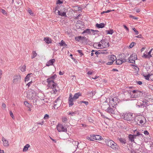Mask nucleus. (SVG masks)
Wrapping results in <instances>:
<instances>
[{"instance_id": "obj_30", "label": "nucleus", "mask_w": 153, "mask_h": 153, "mask_svg": "<svg viewBox=\"0 0 153 153\" xmlns=\"http://www.w3.org/2000/svg\"><path fill=\"white\" fill-rule=\"evenodd\" d=\"M91 29H86V30H84L83 32L82 33H87L88 34H90V33H91Z\"/></svg>"}, {"instance_id": "obj_62", "label": "nucleus", "mask_w": 153, "mask_h": 153, "mask_svg": "<svg viewBox=\"0 0 153 153\" xmlns=\"http://www.w3.org/2000/svg\"><path fill=\"white\" fill-rule=\"evenodd\" d=\"M113 63V62L112 61H110L108 62L107 63V65H112Z\"/></svg>"}, {"instance_id": "obj_16", "label": "nucleus", "mask_w": 153, "mask_h": 153, "mask_svg": "<svg viewBox=\"0 0 153 153\" xmlns=\"http://www.w3.org/2000/svg\"><path fill=\"white\" fill-rule=\"evenodd\" d=\"M2 141H3V145L4 146L7 147L9 146L8 141L3 137L2 138Z\"/></svg>"}, {"instance_id": "obj_17", "label": "nucleus", "mask_w": 153, "mask_h": 153, "mask_svg": "<svg viewBox=\"0 0 153 153\" xmlns=\"http://www.w3.org/2000/svg\"><path fill=\"white\" fill-rule=\"evenodd\" d=\"M134 133L135 134H134L137 136L138 137H140L142 139V138H143V134H141L140 132L135 130L134 131Z\"/></svg>"}, {"instance_id": "obj_61", "label": "nucleus", "mask_w": 153, "mask_h": 153, "mask_svg": "<svg viewBox=\"0 0 153 153\" xmlns=\"http://www.w3.org/2000/svg\"><path fill=\"white\" fill-rule=\"evenodd\" d=\"M10 116L12 117L13 118L14 116L13 115V113L11 111H10Z\"/></svg>"}, {"instance_id": "obj_56", "label": "nucleus", "mask_w": 153, "mask_h": 153, "mask_svg": "<svg viewBox=\"0 0 153 153\" xmlns=\"http://www.w3.org/2000/svg\"><path fill=\"white\" fill-rule=\"evenodd\" d=\"M63 3V2L61 1L60 0H57L56 2L57 4H61Z\"/></svg>"}, {"instance_id": "obj_42", "label": "nucleus", "mask_w": 153, "mask_h": 153, "mask_svg": "<svg viewBox=\"0 0 153 153\" xmlns=\"http://www.w3.org/2000/svg\"><path fill=\"white\" fill-rule=\"evenodd\" d=\"M79 103H83L85 104L86 105H88V102L87 101H80L79 102Z\"/></svg>"}, {"instance_id": "obj_48", "label": "nucleus", "mask_w": 153, "mask_h": 153, "mask_svg": "<svg viewBox=\"0 0 153 153\" xmlns=\"http://www.w3.org/2000/svg\"><path fill=\"white\" fill-rule=\"evenodd\" d=\"M77 51L80 54L81 56L84 55V54L82 53V50H78Z\"/></svg>"}, {"instance_id": "obj_33", "label": "nucleus", "mask_w": 153, "mask_h": 153, "mask_svg": "<svg viewBox=\"0 0 153 153\" xmlns=\"http://www.w3.org/2000/svg\"><path fill=\"white\" fill-rule=\"evenodd\" d=\"M37 55V54L35 51H33L32 53V55L31 56V58L32 59H33L35 58Z\"/></svg>"}, {"instance_id": "obj_13", "label": "nucleus", "mask_w": 153, "mask_h": 153, "mask_svg": "<svg viewBox=\"0 0 153 153\" xmlns=\"http://www.w3.org/2000/svg\"><path fill=\"white\" fill-rule=\"evenodd\" d=\"M21 76L20 75L15 76L13 82L14 83H17L20 82L21 80Z\"/></svg>"}, {"instance_id": "obj_12", "label": "nucleus", "mask_w": 153, "mask_h": 153, "mask_svg": "<svg viewBox=\"0 0 153 153\" xmlns=\"http://www.w3.org/2000/svg\"><path fill=\"white\" fill-rule=\"evenodd\" d=\"M48 86L50 88H55L57 87V84L54 81H47Z\"/></svg>"}, {"instance_id": "obj_35", "label": "nucleus", "mask_w": 153, "mask_h": 153, "mask_svg": "<svg viewBox=\"0 0 153 153\" xmlns=\"http://www.w3.org/2000/svg\"><path fill=\"white\" fill-rule=\"evenodd\" d=\"M116 63L117 65H121L122 64V62L121 59H118L116 61Z\"/></svg>"}, {"instance_id": "obj_27", "label": "nucleus", "mask_w": 153, "mask_h": 153, "mask_svg": "<svg viewBox=\"0 0 153 153\" xmlns=\"http://www.w3.org/2000/svg\"><path fill=\"white\" fill-rule=\"evenodd\" d=\"M45 40L47 44H49L52 42V40L49 38H45Z\"/></svg>"}, {"instance_id": "obj_50", "label": "nucleus", "mask_w": 153, "mask_h": 153, "mask_svg": "<svg viewBox=\"0 0 153 153\" xmlns=\"http://www.w3.org/2000/svg\"><path fill=\"white\" fill-rule=\"evenodd\" d=\"M49 118V116L48 114H45V116L44 117V119L45 120H47Z\"/></svg>"}, {"instance_id": "obj_45", "label": "nucleus", "mask_w": 153, "mask_h": 153, "mask_svg": "<svg viewBox=\"0 0 153 153\" xmlns=\"http://www.w3.org/2000/svg\"><path fill=\"white\" fill-rule=\"evenodd\" d=\"M52 89H53V91L51 92V93L52 94H55L57 91V90L55 88H52Z\"/></svg>"}, {"instance_id": "obj_4", "label": "nucleus", "mask_w": 153, "mask_h": 153, "mask_svg": "<svg viewBox=\"0 0 153 153\" xmlns=\"http://www.w3.org/2000/svg\"><path fill=\"white\" fill-rule=\"evenodd\" d=\"M123 118L125 120L129 121L131 123L134 118L133 114L131 113H126L123 116Z\"/></svg>"}, {"instance_id": "obj_7", "label": "nucleus", "mask_w": 153, "mask_h": 153, "mask_svg": "<svg viewBox=\"0 0 153 153\" xmlns=\"http://www.w3.org/2000/svg\"><path fill=\"white\" fill-rule=\"evenodd\" d=\"M141 94V91L137 90H133L131 92V94H132L131 96V97L136 98L137 97L139 96H140V94Z\"/></svg>"}, {"instance_id": "obj_18", "label": "nucleus", "mask_w": 153, "mask_h": 153, "mask_svg": "<svg viewBox=\"0 0 153 153\" xmlns=\"http://www.w3.org/2000/svg\"><path fill=\"white\" fill-rule=\"evenodd\" d=\"M148 102L149 101L147 100L142 101L140 103L141 105V106H143V107H146V106L149 105V103H148Z\"/></svg>"}, {"instance_id": "obj_21", "label": "nucleus", "mask_w": 153, "mask_h": 153, "mask_svg": "<svg viewBox=\"0 0 153 153\" xmlns=\"http://www.w3.org/2000/svg\"><path fill=\"white\" fill-rule=\"evenodd\" d=\"M108 58L109 61H112L113 62L117 59L116 56L113 55H110Z\"/></svg>"}, {"instance_id": "obj_10", "label": "nucleus", "mask_w": 153, "mask_h": 153, "mask_svg": "<svg viewBox=\"0 0 153 153\" xmlns=\"http://www.w3.org/2000/svg\"><path fill=\"white\" fill-rule=\"evenodd\" d=\"M75 100L73 98L72 94L70 93L69 94V97L68 99V103L69 107L71 106L74 104L73 102Z\"/></svg>"}, {"instance_id": "obj_63", "label": "nucleus", "mask_w": 153, "mask_h": 153, "mask_svg": "<svg viewBox=\"0 0 153 153\" xmlns=\"http://www.w3.org/2000/svg\"><path fill=\"white\" fill-rule=\"evenodd\" d=\"M6 105L5 104V103H2V108H6Z\"/></svg>"}, {"instance_id": "obj_19", "label": "nucleus", "mask_w": 153, "mask_h": 153, "mask_svg": "<svg viewBox=\"0 0 153 153\" xmlns=\"http://www.w3.org/2000/svg\"><path fill=\"white\" fill-rule=\"evenodd\" d=\"M55 60L54 59H52L49 60L47 63L46 66H49L53 65V63L55 62Z\"/></svg>"}, {"instance_id": "obj_54", "label": "nucleus", "mask_w": 153, "mask_h": 153, "mask_svg": "<svg viewBox=\"0 0 153 153\" xmlns=\"http://www.w3.org/2000/svg\"><path fill=\"white\" fill-rule=\"evenodd\" d=\"M123 26L124 27L126 30L128 31L129 32V29L125 25H123Z\"/></svg>"}, {"instance_id": "obj_49", "label": "nucleus", "mask_w": 153, "mask_h": 153, "mask_svg": "<svg viewBox=\"0 0 153 153\" xmlns=\"http://www.w3.org/2000/svg\"><path fill=\"white\" fill-rule=\"evenodd\" d=\"M1 12L4 15H7V14L6 11L4 9H1Z\"/></svg>"}, {"instance_id": "obj_11", "label": "nucleus", "mask_w": 153, "mask_h": 153, "mask_svg": "<svg viewBox=\"0 0 153 153\" xmlns=\"http://www.w3.org/2000/svg\"><path fill=\"white\" fill-rule=\"evenodd\" d=\"M116 107L112 108L110 106L106 111L110 114H114L115 113Z\"/></svg>"}, {"instance_id": "obj_3", "label": "nucleus", "mask_w": 153, "mask_h": 153, "mask_svg": "<svg viewBox=\"0 0 153 153\" xmlns=\"http://www.w3.org/2000/svg\"><path fill=\"white\" fill-rule=\"evenodd\" d=\"M36 95V94L35 91L30 90V91H28L27 93V97L29 100H34Z\"/></svg>"}, {"instance_id": "obj_64", "label": "nucleus", "mask_w": 153, "mask_h": 153, "mask_svg": "<svg viewBox=\"0 0 153 153\" xmlns=\"http://www.w3.org/2000/svg\"><path fill=\"white\" fill-rule=\"evenodd\" d=\"M95 54H96L97 55H99V54H100V51H95Z\"/></svg>"}, {"instance_id": "obj_9", "label": "nucleus", "mask_w": 153, "mask_h": 153, "mask_svg": "<svg viewBox=\"0 0 153 153\" xmlns=\"http://www.w3.org/2000/svg\"><path fill=\"white\" fill-rule=\"evenodd\" d=\"M137 58V56L135 53H133L128 58V62L132 63H135V60Z\"/></svg>"}, {"instance_id": "obj_15", "label": "nucleus", "mask_w": 153, "mask_h": 153, "mask_svg": "<svg viewBox=\"0 0 153 153\" xmlns=\"http://www.w3.org/2000/svg\"><path fill=\"white\" fill-rule=\"evenodd\" d=\"M66 9L63 8L62 10H58V15L62 16H66Z\"/></svg>"}, {"instance_id": "obj_34", "label": "nucleus", "mask_w": 153, "mask_h": 153, "mask_svg": "<svg viewBox=\"0 0 153 153\" xmlns=\"http://www.w3.org/2000/svg\"><path fill=\"white\" fill-rule=\"evenodd\" d=\"M20 69L22 72H25L26 71L25 66V65H24L22 67H20Z\"/></svg>"}, {"instance_id": "obj_24", "label": "nucleus", "mask_w": 153, "mask_h": 153, "mask_svg": "<svg viewBox=\"0 0 153 153\" xmlns=\"http://www.w3.org/2000/svg\"><path fill=\"white\" fill-rule=\"evenodd\" d=\"M81 94L80 93H76L74 96L73 98L75 100L77 99L78 98L79 96H81Z\"/></svg>"}, {"instance_id": "obj_22", "label": "nucleus", "mask_w": 153, "mask_h": 153, "mask_svg": "<svg viewBox=\"0 0 153 153\" xmlns=\"http://www.w3.org/2000/svg\"><path fill=\"white\" fill-rule=\"evenodd\" d=\"M92 137H93L94 140H101L102 138L101 136L97 135H92Z\"/></svg>"}, {"instance_id": "obj_14", "label": "nucleus", "mask_w": 153, "mask_h": 153, "mask_svg": "<svg viewBox=\"0 0 153 153\" xmlns=\"http://www.w3.org/2000/svg\"><path fill=\"white\" fill-rule=\"evenodd\" d=\"M100 42L101 43L102 46L104 48L108 47L110 45L109 43L106 39H102Z\"/></svg>"}, {"instance_id": "obj_37", "label": "nucleus", "mask_w": 153, "mask_h": 153, "mask_svg": "<svg viewBox=\"0 0 153 153\" xmlns=\"http://www.w3.org/2000/svg\"><path fill=\"white\" fill-rule=\"evenodd\" d=\"M86 139L87 140H90V141H94L93 137H92V135H91L90 137L87 136L86 137Z\"/></svg>"}, {"instance_id": "obj_2", "label": "nucleus", "mask_w": 153, "mask_h": 153, "mask_svg": "<svg viewBox=\"0 0 153 153\" xmlns=\"http://www.w3.org/2000/svg\"><path fill=\"white\" fill-rule=\"evenodd\" d=\"M105 143L108 146L110 147L114 150H117L119 148L118 145L111 140H106Z\"/></svg>"}, {"instance_id": "obj_39", "label": "nucleus", "mask_w": 153, "mask_h": 153, "mask_svg": "<svg viewBox=\"0 0 153 153\" xmlns=\"http://www.w3.org/2000/svg\"><path fill=\"white\" fill-rule=\"evenodd\" d=\"M97 45V48L98 49L100 48L102 46V44L101 43H100L98 44L97 43H96L94 44V46L95 45L96 46Z\"/></svg>"}, {"instance_id": "obj_8", "label": "nucleus", "mask_w": 153, "mask_h": 153, "mask_svg": "<svg viewBox=\"0 0 153 153\" xmlns=\"http://www.w3.org/2000/svg\"><path fill=\"white\" fill-rule=\"evenodd\" d=\"M57 129L59 132H65L67 131V129L62 125L58 124L57 126Z\"/></svg>"}, {"instance_id": "obj_41", "label": "nucleus", "mask_w": 153, "mask_h": 153, "mask_svg": "<svg viewBox=\"0 0 153 153\" xmlns=\"http://www.w3.org/2000/svg\"><path fill=\"white\" fill-rule=\"evenodd\" d=\"M106 32H107V34H112L114 31L113 30H107L106 31Z\"/></svg>"}, {"instance_id": "obj_40", "label": "nucleus", "mask_w": 153, "mask_h": 153, "mask_svg": "<svg viewBox=\"0 0 153 153\" xmlns=\"http://www.w3.org/2000/svg\"><path fill=\"white\" fill-rule=\"evenodd\" d=\"M144 76L145 77V79L146 80H150L149 74L147 75H144Z\"/></svg>"}, {"instance_id": "obj_36", "label": "nucleus", "mask_w": 153, "mask_h": 153, "mask_svg": "<svg viewBox=\"0 0 153 153\" xmlns=\"http://www.w3.org/2000/svg\"><path fill=\"white\" fill-rule=\"evenodd\" d=\"M91 31L92 32V34L94 35L97 34V33L99 32V31L97 30H94L93 29H91Z\"/></svg>"}, {"instance_id": "obj_28", "label": "nucleus", "mask_w": 153, "mask_h": 153, "mask_svg": "<svg viewBox=\"0 0 153 153\" xmlns=\"http://www.w3.org/2000/svg\"><path fill=\"white\" fill-rule=\"evenodd\" d=\"M30 146V145L29 144H27L24 146L23 150V152H26L28 150V149Z\"/></svg>"}, {"instance_id": "obj_53", "label": "nucleus", "mask_w": 153, "mask_h": 153, "mask_svg": "<svg viewBox=\"0 0 153 153\" xmlns=\"http://www.w3.org/2000/svg\"><path fill=\"white\" fill-rule=\"evenodd\" d=\"M152 49H151V50L148 53L147 55L149 57V58L151 57L152 56L151 55V53L152 51Z\"/></svg>"}, {"instance_id": "obj_60", "label": "nucleus", "mask_w": 153, "mask_h": 153, "mask_svg": "<svg viewBox=\"0 0 153 153\" xmlns=\"http://www.w3.org/2000/svg\"><path fill=\"white\" fill-rule=\"evenodd\" d=\"M144 133L146 135H148L149 134L147 130L144 131Z\"/></svg>"}, {"instance_id": "obj_46", "label": "nucleus", "mask_w": 153, "mask_h": 153, "mask_svg": "<svg viewBox=\"0 0 153 153\" xmlns=\"http://www.w3.org/2000/svg\"><path fill=\"white\" fill-rule=\"evenodd\" d=\"M129 16L130 18H132L133 19H138L137 17H135L132 15H130Z\"/></svg>"}, {"instance_id": "obj_23", "label": "nucleus", "mask_w": 153, "mask_h": 153, "mask_svg": "<svg viewBox=\"0 0 153 153\" xmlns=\"http://www.w3.org/2000/svg\"><path fill=\"white\" fill-rule=\"evenodd\" d=\"M118 140L120 141V142L122 144H125L126 143V140L124 138H118Z\"/></svg>"}, {"instance_id": "obj_59", "label": "nucleus", "mask_w": 153, "mask_h": 153, "mask_svg": "<svg viewBox=\"0 0 153 153\" xmlns=\"http://www.w3.org/2000/svg\"><path fill=\"white\" fill-rule=\"evenodd\" d=\"M32 81L30 82H28L27 85L26 86H27V88H29V87L30 86L31 84L32 83Z\"/></svg>"}, {"instance_id": "obj_5", "label": "nucleus", "mask_w": 153, "mask_h": 153, "mask_svg": "<svg viewBox=\"0 0 153 153\" xmlns=\"http://www.w3.org/2000/svg\"><path fill=\"white\" fill-rule=\"evenodd\" d=\"M118 103V99L116 97L110 99L109 103L110 106H111L113 108L116 107V105Z\"/></svg>"}, {"instance_id": "obj_47", "label": "nucleus", "mask_w": 153, "mask_h": 153, "mask_svg": "<svg viewBox=\"0 0 153 153\" xmlns=\"http://www.w3.org/2000/svg\"><path fill=\"white\" fill-rule=\"evenodd\" d=\"M134 44H136V43L134 42H131L129 45V47L130 48H132L134 45Z\"/></svg>"}, {"instance_id": "obj_29", "label": "nucleus", "mask_w": 153, "mask_h": 153, "mask_svg": "<svg viewBox=\"0 0 153 153\" xmlns=\"http://www.w3.org/2000/svg\"><path fill=\"white\" fill-rule=\"evenodd\" d=\"M32 73L28 74L25 78V82L28 81L30 79V75L32 74Z\"/></svg>"}, {"instance_id": "obj_31", "label": "nucleus", "mask_w": 153, "mask_h": 153, "mask_svg": "<svg viewBox=\"0 0 153 153\" xmlns=\"http://www.w3.org/2000/svg\"><path fill=\"white\" fill-rule=\"evenodd\" d=\"M59 44L61 46H67V45L65 43V42L63 40H62L61 42L59 43Z\"/></svg>"}, {"instance_id": "obj_25", "label": "nucleus", "mask_w": 153, "mask_h": 153, "mask_svg": "<svg viewBox=\"0 0 153 153\" xmlns=\"http://www.w3.org/2000/svg\"><path fill=\"white\" fill-rule=\"evenodd\" d=\"M105 25V24L102 23L99 24L97 23L96 25V27L99 28H102L104 27Z\"/></svg>"}, {"instance_id": "obj_58", "label": "nucleus", "mask_w": 153, "mask_h": 153, "mask_svg": "<svg viewBox=\"0 0 153 153\" xmlns=\"http://www.w3.org/2000/svg\"><path fill=\"white\" fill-rule=\"evenodd\" d=\"M37 99L33 100V103L34 105H36L37 104L36 102H37Z\"/></svg>"}, {"instance_id": "obj_43", "label": "nucleus", "mask_w": 153, "mask_h": 153, "mask_svg": "<svg viewBox=\"0 0 153 153\" xmlns=\"http://www.w3.org/2000/svg\"><path fill=\"white\" fill-rule=\"evenodd\" d=\"M82 38V37L81 36H79L78 37H76L75 38V40L78 41H79L80 40H81Z\"/></svg>"}, {"instance_id": "obj_32", "label": "nucleus", "mask_w": 153, "mask_h": 153, "mask_svg": "<svg viewBox=\"0 0 153 153\" xmlns=\"http://www.w3.org/2000/svg\"><path fill=\"white\" fill-rule=\"evenodd\" d=\"M72 144L74 145H75L76 146H77V147L76 148V149L77 148H78V145L79 144V143L78 141H72Z\"/></svg>"}, {"instance_id": "obj_20", "label": "nucleus", "mask_w": 153, "mask_h": 153, "mask_svg": "<svg viewBox=\"0 0 153 153\" xmlns=\"http://www.w3.org/2000/svg\"><path fill=\"white\" fill-rule=\"evenodd\" d=\"M57 76L56 74H54L47 79V81H54V79L56 78Z\"/></svg>"}, {"instance_id": "obj_38", "label": "nucleus", "mask_w": 153, "mask_h": 153, "mask_svg": "<svg viewBox=\"0 0 153 153\" xmlns=\"http://www.w3.org/2000/svg\"><path fill=\"white\" fill-rule=\"evenodd\" d=\"M100 54H107L108 53V52L107 50H103L102 51H100Z\"/></svg>"}, {"instance_id": "obj_44", "label": "nucleus", "mask_w": 153, "mask_h": 153, "mask_svg": "<svg viewBox=\"0 0 153 153\" xmlns=\"http://www.w3.org/2000/svg\"><path fill=\"white\" fill-rule=\"evenodd\" d=\"M62 121L63 122L65 123L68 121V119L66 117H63L62 118Z\"/></svg>"}, {"instance_id": "obj_6", "label": "nucleus", "mask_w": 153, "mask_h": 153, "mask_svg": "<svg viewBox=\"0 0 153 153\" xmlns=\"http://www.w3.org/2000/svg\"><path fill=\"white\" fill-rule=\"evenodd\" d=\"M109 106H111L110 105L109 103V104L107 101V100L101 103V107L102 109L105 111L106 109L107 110L109 107Z\"/></svg>"}, {"instance_id": "obj_26", "label": "nucleus", "mask_w": 153, "mask_h": 153, "mask_svg": "<svg viewBox=\"0 0 153 153\" xmlns=\"http://www.w3.org/2000/svg\"><path fill=\"white\" fill-rule=\"evenodd\" d=\"M133 136H133V134H130L128 135V137L130 141L131 142H134Z\"/></svg>"}, {"instance_id": "obj_57", "label": "nucleus", "mask_w": 153, "mask_h": 153, "mask_svg": "<svg viewBox=\"0 0 153 153\" xmlns=\"http://www.w3.org/2000/svg\"><path fill=\"white\" fill-rule=\"evenodd\" d=\"M24 104L27 107H29V104L28 102L27 101H25L24 102Z\"/></svg>"}, {"instance_id": "obj_1", "label": "nucleus", "mask_w": 153, "mask_h": 153, "mask_svg": "<svg viewBox=\"0 0 153 153\" xmlns=\"http://www.w3.org/2000/svg\"><path fill=\"white\" fill-rule=\"evenodd\" d=\"M132 121V125L137 124L141 126L144 125L145 123L146 120L144 116L141 115H138L134 117Z\"/></svg>"}, {"instance_id": "obj_51", "label": "nucleus", "mask_w": 153, "mask_h": 153, "mask_svg": "<svg viewBox=\"0 0 153 153\" xmlns=\"http://www.w3.org/2000/svg\"><path fill=\"white\" fill-rule=\"evenodd\" d=\"M133 30L135 32L136 35H137L139 34L138 31L135 28H133Z\"/></svg>"}, {"instance_id": "obj_55", "label": "nucleus", "mask_w": 153, "mask_h": 153, "mask_svg": "<svg viewBox=\"0 0 153 153\" xmlns=\"http://www.w3.org/2000/svg\"><path fill=\"white\" fill-rule=\"evenodd\" d=\"M28 12L31 15H33V13L32 12L31 10L29 9L28 10Z\"/></svg>"}, {"instance_id": "obj_52", "label": "nucleus", "mask_w": 153, "mask_h": 153, "mask_svg": "<svg viewBox=\"0 0 153 153\" xmlns=\"http://www.w3.org/2000/svg\"><path fill=\"white\" fill-rule=\"evenodd\" d=\"M149 75L150 80L153 81V74H150Z\"/></svg>"}]
</instances>
